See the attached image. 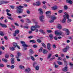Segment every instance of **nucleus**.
Returning a JSON list of instances; mask_svg holds the SVG:
<instances>
[{"label": "nucleus", "instance_id": "nucleus-1", "mask_svg": "<svg viewBox=\"0 0 73 73\" xmlns=\"http://www.w3.org/2000/svg\"><path fill=\"white\" fill-rule=\"evenodd\" d=\"M24 7L21 5H20L19 6H18L17 7L16 12L17 13H21L23 12V10L21 9Z\"/></svg>", "mask_w": 73, "mask_h": 73}, {"label": "nucleus", "instance_id": "nucleus-2", "mask_svg": "<svg viewBox=\"0 0 73 73\" xmlns=\"http://www.w3.org/2000/svg\"><path fill=\"white\" fill-rule=\"evenodd\" d=\"M65 15L63 16L64 17V19L62 20V23H65L66 21V18H67V19H69V15L68 14V13L65 12L64 13Z\"/></svg>", "mask_w": 73, "mask_h": 73}, {"label": "nucleus", "instance_id": "nucleus-3", "mask_svg": "<svg viewBox=\"0 0 73 73\" xmlns=\"http://www.w3.org/2000/svg\"><path fill=\"white\" fill-rule=\"evenodd\" d=\"M55 35L57 36H61L62 35V32L61 31L58 32V31H56L55 32Z\"/></svg>", "mask_w": 73, "mask_h": 73}, {"label": "nucleus", "instance_id": "nucleus-4", "mask_svg": "<svg viewBox=\"0 0 73 73\" xmlns=\"http://www.w3.org/2000/svg\"><path fill=\"white\" fill-rule=\"evenodd\" d=\"M39 20H40L41 22H42V23H44L45 21L44 20V16L43 15L40 16L39 17Z\"/></svg>", "mask_w": 73, "mask_h": 73}, {"label": "nucleus", "instance_id": "nucleus-5", "mask_svg": "<svg viewBox=\"0 0 73 73\" xmlns=\"http://www.w3.org/2000/svg\"><path fill=\"white\" fill-rule=\"evenodd\" d=\"M33 5L35 6H40L41 5V3L39 1L36 2V3H33Z\"/></svg>", "mask_w": 73, "mask_h": 73}, {"label": "nucleus", "instance_id": "nucleus-6", "mask_svg": "<svg viewBox=\"0 0 73 73\" xmlns=\"http://www.w3.org/2000/svg\"><path fill=\"white\" fill-rule=\"evenodd\" d=\"M51 14V13L50 11H48L46 13V15H47V17L48 18H50V14Z\"/></svg>", "mask_w": 73, "mask_h": 73}, {"label": "nucleus", "instance_id": "nucleus-7", "mask_svg": "<svg viewBox=\"0 0 73 73\" xmlns=\"http://www.w3.org/2000/svg\"><path fill=\"white\" fill-rule=\"evenodd\" d=\"M63 31L66 32V34L67 35H69V29L64 28L63 29Z\"/></svg>", "mask_w": 73, "mask_h": 73}, {"label": "nucleus", "instance_id": "nucleus-8", "mask_svg": "<svg viewBox=\"0 0 73 73\" xmlns=\"http://www.w3.org/2000/svg\"><path fill=\"white\" fill-rule=\"evenodd\" d=\"M9 2L7 1H0V5H1V4H7V3H8Z\"/></svg>", "mask_w": 73, "mask_h": 73}, {"label": "nucleus", "instance_id": "nucleus-9", "mask_svg": "<svg viewBox=\"0 0 73 73\" xmlns=\"http://www.w3.org/2000/svg\"><path fill=\"white\" fill-rule=\"evenodd\" d=\"M69 46H67L66 48L63 49H62L63 52H64V53H65V52H67L68 50V49H69Z\"/></svg>", "mask_w": 73, "mask_h": 73}, {"label": "nucleus", "instance_id": "nucleus-10", "mask_svg": "<svg viewBox=\"0 0 73 73\" xmlns=\"http://www.w3.org/2000/svg\"><path fill=\"white\" fill-rule=\"evenodd\" d=\"M36 29V27L34 26H33L31 27V31H35Z\"/></svg>", "mask_w": 73, "mask_h": 73}, {"label": "nucleus", "instance_id": "nucleus-11", "mask_svg": "<svg viewBox=\"0 0 73 73\" xmlns=\"http://www.w3.org/2000/svg\"><path fill=\"white\" fill-rule=\"evenodd\" d=\"M31 70V69H30V68H27L25 69V72H26V73H29V72Z\"/></svg>", "mask_w": 73, "mask_h": 73}, {"label": "nucleus", "instance_id": "nucleus-12", "mask_svg": "<svg viewBox=\"0 0 73 73\" xmlns=\"http://www.w3.org/2000/svg\"><path fill=\"white\" fill-rule=\"evenodd\" d=\"M50 46H51V44H50V43H48L47 44V49L48 50H50L51 49Z\"/></svg>", "mask_w": 73, "mask_h": 73}, {"label": "nucleus", "instance_id": "nucleus-13", "mask_svg": "<svg viewBox=\"0 0 73 73\" xmlns=\"http://www.w3.org/2000/svg\"><path fill=\"white\" fill-rule=\"evenodd\" d=\"M57 28L59 29H62V27H61V25L60 24H58V25L57 26Z\"/></svg>", "mask_w": 73, "mask_h": 73}, {"label": "nucleus", "instance_id": "nucleus-14", "mask_svg": "<svg viewBox=\"0 0 73 73\" xmlns=\"http://www.w3.org/2000/svg\"><path fill=\"white\" fill-rule=\"evenodd\" d=\"M63 71L64 72H67L68 71V67H66L63 69Z\"/></svg>", "mask_w": 73, "mask_h": 73}, {"label": "nucleus", "instance_id": "nucleus-15", "mask_svg": "<svg viewBox=\"0 0 73 73\" xmlns=\"http://www.w3.org/2000/svg\"><path fill=\"white\" fill-rule=\"evenodd\" d=\"M42 51L43 54H46L48 53V51L46 50L43 49Z\"/></svg>", "mask_w": 73, "mask_h": 73}, {"label": "nucleus", "instance_id": "nucleus-16", "mask_svg": "<svg viewBox=\"0 0 73 73\" xmlns=\"http://www.w3.org/2000/svg\"><path fill=\"white\" fill-rule=\"evenodd\" d=\"M66 2L68 3H69L70 4H72L73 3V2L71 0H66Z\"/></svg>", "mask_w": 73, "mask_h": 73}, {"label": "nucleus", "instance_id": "nucleus-17", "mask_svg": "<svg viewBox=\"0 0 73 73\" xmlns=\"http://www.w3.org/2000/svg\"><path fill=\"white\" fill-rule=\"evenodd\" d=\"M51 8L52 9V10H55L57 9V6H54L52 7Z\"/></svg>", "mask_w": 73, "mask_h": 73}, {"label": "nucleus", "instance_id": "nucleus-18", "mask_svg": "<svg viewBox=\"0 0 73 73\" xmlns=\"http://www.w3.org/2000/svg\"><path fill=\"white\" fill-rule=\"evenodd\" d=\"M52 19V20H54L57 19V17H56L55 16H53L51 18Z\"/></svg>", "mask_w": 73, "mask_h": 73}, {"label": "nucleus", "instance_id": "nucleus-19", "mask_svg": "<svg viewBox=\"0 0 73 73\" xmlns=\"http://www.w3.org/2000/svg\"><path fill=\"white\" fill-rule=\"evenodd\" d=\"M19 68L21 69H25V67L24 66L20 65L19 66Z\"/></svg>", "mask_w": 73, "mask_h": 73}, {"label": "nucleus", "instance_id": "nucleus-20", "mask_svg": "<svg viewBox=\"0 0 73 73\" xmlns=\"http://www.w3.org/2000/svg\"><path fill=\"white\" fill-rule=\"evenodd\" d=\"M64 8L65 10H67V9H68V6L66 5H64Z\"/></svg>", "mask_w": 73, "mask_h": 73}, {"label": "nucleus", "instance_id": "nucleus-21", "mask_svg": "<svg viewBox=\"0 0 73 73\" xmlns=\"http://www.w3.org/2000/svg\"><path fill=\"white\" fill-rule=\"evenodd\" d=\"M13 46L14 48H16V47H17V43L14 42L13 43Z\"/></svg>", "mask_w": 73, "mask_h": 73}, {"label": "nucleus", "instance_id": "nucleus-22", "mask_svg": "<svg viewBox=\"0 0 73 73\" xmlns=\"http://www.w3.org/2000/svg\"><path fill=\"white\" fill-rule=\"evenodd\" d=\"M49 37L50 39V40H52L53 39V35L50 34L49 35Z\"/></svg>", "mask_w": 73, "mask_h": 73}, {"label": "nucleus", "instance_id": "nucleus-23", "mask_svg": "<svg viewBox=\"0 0 73 73\" xmlns=\"http://www.w3.org/2000/svg\"><path fill=\"white\" fill-rule=\"evenodd\" d=\"M2 60L3 61L5 62H7L8 61V60L6 59H5L4 58H3L2 59Z\"/></svg>", "mask_w": 73, "mask_h": 73}, {"label": "nucleus", "instance_id": "nucleus-24", "mask_svg": "<svg viewBox=\"0 0 73 73\" xmlns=\"http://www.w3.org/2000/svg\"><path fill=\"white\" fill-rule=\"evenodd\" d=\"M17 54L18 56H21V54L19 52H17Z\"/></svg>", "mask_w": 73, "mask_h": 73}, {"label": "nucleus", "instance_id": "nucleus-25", "mask_svg": "<svg viewBox=\"0 0 73 73\" xmlns=\"http://www.w3.org/2000/svg\"><path fill=\"white\" fill-rule=\"evenodd\" d=\"M30 42H32V43H36V41L35 40H30Z\"/></svg>", "mask_w": 73, "mask_h": 73}, {"label": "nucleus", "instance_id": "nucleus-26", "mask_svg": "<svg viewBox=\"0 0 73 73\" xmlns=\"http://www.w3.org/2000/svg\"><path fill=\"white\" fill-rule=\"evenodd\" d=\"M39 68H40V66H37L35 67V69L36 70H39Z\"/></svg>", "mask_w": 73, "mask_h": 73}, {"label": "nucleus", "instance_id": "nucleus-27", "mask_svg": "<svg viewBox=\"0 0 73 73\" xmlns=\"http://www.w3.org/2000/svg\"><path fill=\"white\" fill-rule=\"evenodd\" d=\"M57 62L58 65H62V63L61 62L58 61Z\"/></svg>", "mask_w": 73, "mask_h": 73}, {"label": "nucleus", "instance_id": "nucleus-28", "mask_svg": "<svg viewBox=\"0 0 73 73\" xmlns=\"http://www.w3.org/2000/svg\"><path fill=\"white\" fill-rule=\"evenodd\" d=\"M33 23H35V24H38V23H37V22H36V21L34 19H33Z\"/></svg>", "mask_w": 73, "mask_h": 73}, {"label": "nucleus", "instance_id": "nucleus-29", "mask_svg": "<svg viewBox=\"0 0 73 73\" xmlns=\"http://www.w3.org/2000/svg\"><path fill=\"white\" fill-rule=\"evenodd\" d=\"M41 44L42 46L44 48H46V46L45 45V44H44V43H41Z\"/></svg>", "mask_w": 73, "mask_h": 73}, {"label": "nucleus", "instance_id": "nucleus-30", "mask_svg": "<svg viewBox=\"0 0 73 73\" xmlns=\"http://www.w3.org/2000/svg\"><path fill=\"white\" fill-rule=\"evenodd\" d=\"M10 49L11 50H15V48L13 47H10Z\"/></svg>", "mask_w": 73, "mask_h": 73}, {"label": "nucleus", "instance_id": "nucleus-31", "mask_svg": "<svg viewBox=\"0 0 73 73\" xmlns=\"http://www.w3.org/2000/svg\"><path fill=\"white\" fill-rule=\"evenodd\" d=\"M29 51L30 52V53H31V54H33L34 52H33V50H32V49H31Z\"/></svg>", "mask_w": 73, "mask_h": 73}, {"label": "nucleus", "instance_id": "nucleus-32", "mask_svg": "<svg viewBox=\"0 0 73 73\" xmlns=\"http://www.w3.org/2000/svg\"><path fill=\"white\" fill-rule=\"evenodd\" d=\"M19 30H17L15 31V33L16 34H18L19 33Z\"/></svg>", "mask_w": 73, "mask_h": 73}, {"label": "nucleus", "instance_id": "nucleus-33", "mask_svg": "<svg viewBox=\"0 0 73 73\" xmlns=\"http://www.w3.org/2000/svg\"><path fill=\"white\" fill-rule=\"evenodd\" d=\"M35 27V28H40V26L39 25H36Z\"/></svg>", "mask_w": 73, "mask_h": 73}, {"label": "nucleus", "instance_id": "nucleus-34", "mask_svg": "<svg viewBox=\"0 0 73 73\" xmlns=\"http://www.w3.org/2000/svg\"><path fill=\"white\" fill-rule=\"evenodd\" d=\"M27 23H31V21H30L29 19H27Z\"/></svg>", "mask_w": 73, "mask_h": 73}, {"label": "nucleus", "instance_id": "nucleus-35", "mask_svg": "<svg viewBox=\"0 0 73 73\" xmlns=\"http://www.w3.org/2000/svg\"><path fill=\"white\" fill-rule=\"evenodd\" d=\"M30 57L33 61H35V58H34V57H33V56H31Z\"/></svg>", "mask_w": 73, "mask_h": 73}, {"label": "nucleus", "instance_id": "nucleus-36", "mask_svg": "<svg viewBox=\"0 0 73 73\" xmlns=\"http://www.w3.org/2000/svg\"><path fill=\"white\" fill-rule=\"evenodd\" d=\"M51 56H52V54H49L48 55V57H47V58L48 59L50 58Z\"/></svg>", "mask_w": 73, "mask_h": 73}, {"label": "nucleus", "instance_id": "nucleus-37", "mask_svg": "<svg viewBox=\"0 0 73 73\" xmlns=\"http://www.w3.org/2000/svg\"><path fill=\"white\" fill-rule=\"evenodd\" d=\"M22 45L23 47H28V46L25 44V43L24 44H22Z\"/></svg>", "mask_w": 73, "mask_h": 73}, {"label": "nucleus", "instance_id": "nucleus-38", "mask_svg": "<svg viewBox=\"0 0 73 73\" xmlns=\"http://www.w3.org/2000/svg\"><path fill=\"white\" fill-rule=\"evenodd\" d=\"M47 33H51L52 32V30H47Z\"/></svg>", "mask_w": 73, "mask_h": 73}, {"label": "nucleus", "instance_id": "nucleus-39", "mask_svg": "<svg viewBox=\"0 0 73 73\" xmlns=\"http://www.w3.org/2000/svg\"><path fill=\"white\" fill-rule=\"evenodd\" d=\"M15 68V66L13 65L12 66H10V68L11 69H13Z\"/></svg>", "mask_w": 73, "mask_h": 73}, {"label": "nucleus", "instance_id": "nucleus-40", "mask_svg": "<svg viewBox=\"0 0 73 73\" xmlns=\"http://www.w3.org/2000/svg\"><path fill=\"white\" fill-rule=\"evenodd\" d=\"M43 49V48L42 47H41L39 50V52H42V50Z\"/></svg>", "mask_w": 73, "mask_h": 73}, {"label": "nucleus", "instance_id": "nucleus-41", "mask_svg": "<svg viewBox=\"0 0 73 73\" xmlns=\"http://www.w3.org/2000/svg\"><path fill=\"white\" fill-rule=\"evenodd\" d=\"M7 18H8V19H9V20H13V19L11 17H7Z\"/></svg>", "mask_w": 73, "mask_h": 73}, {"label": "nucleus", "instance_id": "nucleus-42", "mask_svg": "<svg viewBox=\"0 0 73 73\" xmlns=\"http://www.w3.org/2000/svg\"><path fill=\"white\" fill-rule=\"evenodd\" d=\"M4 33L2 31H1V35L2 36H4Z\"/></svg>", "mask_w": 73, "mask_h": 73}, {"label": "nucleus", "instance_id": "nucleus-43", "mask_svg": "<svg viewBox=\"0 0 73 73\" xmlns=\"http://www.w3.org/2000/svg\"><path fill=\"white\" fill-rule=\"evenodd\" d=\"M21 43L22 44V45H23V44H25V42L24 41H21Z\"/></svg>", "mask_w": 73, "mask_h": 73}, {"label": "nucleus", "instance_id": "nucleus-44", "mask_svg": "<svg viewBox=\"0 0 73 73\" xmlns=\"http://www.w3.org/2000/svg\"><path fill=\"white\" fill-rule=\"evenodd\" d=\"M2 27H3L4 28H6L7 27V25L5 24H2Z\"/></svg>", "mask_w": 73, "mask_h": 73}, {"label": "nucleus", "instance_id": "nucleus-45", "mask_svg": "<svg viewBox=\"0 0 73 73\" xmlns=\"http://www.w3.org/2000/svg\"><path fill=\"white\" fill-rule=\"evenodd\" d=\"M37 42H38L39 43L41 42V40L39 39H38L37 40Z\"/></svg>", "mask_w": 73, "mask_h": 73}, {"label": "nucleus", "instance_id": "nucleus-46", "mask_svg": "<svg viewBox=\"0 0 73 73\" xmlns=\"http://www.w3.org/2000/svg\"><path fill=\"white\" fill-rule=\"evenodd\" d=\"M66 58H64L63 59L64 61V64H65V63H67V62L66 61Z\"/></svg>", "mask_w": 73, "mask_h": 73}, {"label": "nucleus", "instance_id": "nucleus-47", "mask_svg": "<svg viewBox=\"0 0 73 73\" xmlns=\"http://www.w3.org/2000/svg\"><path fill=\"white\" fill-rule=\"evenodd\" d=\"M0 67L3 68V67H4L3 64H0Z\"/></svg>", "mask_w": 73, "mask_h": 73}, {"label": "nucleus", "instance_id": "nucleus-48", "mask_svg": "<svg viewBox=\"0 0 73 73\" xmlns=\"http://www.w3.org/2000/svg\"><path fill=\"white\" fill-rule=\"evenodd\" d=\"M72 21V20L70 19H68V20L67 21V23H69L70 22H71V21Z\"/></svg>", "mask_w": 73, "mask_h": 73}, {"label": "nucleus", "instance_id": "nucleus-49", "mask_svg": "<svg viewBox=\"0 0 73 73\" xmlns=\"http://www.w3.org/2000/svg\"><path fill=\"white\" fill-rule=\"evenodd\" d=\"M36 64H37V62H35L33 63V66L34 67H35V66H36Z\"/></svg>", "mask_w": 73, "mask_h": 73}, {"label": "nucleus", "instance_id": "nucleus-50", "mask_svg": "<svg viewBox=\"0 0 73 73\" xmlns=\"http://www.w3.org/2000/svg\"><path fill=\"white\" fill-rule=\"evenodd\" d=\"M49 22L50 23H53V22H54V20H50Z\"/></svg>", "mask_w": 73, "mask_h": 73}, {"label": "nucleus", "instance_id": "nucleus-51", "mask_svg": "<svg viewBox=\"0 0 73 73\" xmlns=\"http://www.w3.org/2000/svg\"><path fill=\"white\" fill-rule=\"evenodd\" d=\"M5 57L7 58H9V55L6 54L5 56Z\"/></svg>", "mask_w": 73, "mask_h": 73}, {"label": "nucleus", "instance_id": "nucleus-52", "mask_svg": "<svg viewBox=\"0 0 73 73\" xmlns=\"http://www.w3.org/2000/svg\"><path fill=\"white\" fill-rule=\"evenodd\" d=\"M58 66H59L58 65L55 64V65L54 67L55 68H58Z\"/></svg>", "mask_w": 73, "mask_h": 73}, {"label": "nucleus", "instance_id": "nucleus-53", "mask_svg": "<svg viewBox=\"0 0 73 73\" xmlns=\"http://www.w3.org/2000/svg\"><path fill=\"white\" fill-rule=\"evenodd\" d=\"M6 12H7V13H8L9 12H10V10L8 9H7L6 10Z\"/></svg>", "mask_w": 73, "mask_h": 73}, {"label": "nucleus", "instance_id": "nucleus-54", "mask_svg": "<svg viewBox=\"0 0 73 73\" xmlns=\"http://www.w3.org/2000/svg\"><path fill=\"white\" fill-rule=\"evenodd\" d=\"M39 32H40L41 33H43L44 31L42 29H40L39 30Z\"/></svg>", "mask_w": 73, "mask_h": 73}, {"label": "nucleus", "instance_id": "nucleus-55", "mask_svg": "<svg viewBox=\"0 0 73 73\" xmlns=\"http://www.w3.org/2000/svg\"><path fill=\"white\" fill-rule=\"evenodd\" d=\"M52 47H53V48H56V46L54 44H53L52 45Z\"/></svg>", "mask_w": 73, "mask_h": 73}, {"label": "nucleus", "instance_id": "nucleus-56", "mask_svg": "<svg viewBox=\"0 0 73 73\" xmlns=\"http://www.w3.org/2000/svg\"><path fill=\"white\" fill-rule=\"evenodd\" d=\"M62 58H61V57H58V60H61L62 59Z\"/></svg>", "mask_w": 73, "mask_h": 73}, {"label": "nucleus", "instance_id": "nucleus-57", "mask_svg": "<svg viewBox=\"0 0 73 73\" xmlns=\"http://www.w3.org/2000/svg\"><path fill=\"white\" fill-rule=\"evenodd\" d=\"M10 7L12 9H14L15 8V6H10Z\"/></svg>", "mask_w": 73, "mask_h": 73}, {"label": "nucleus", "instance_id": "nucleus-58", "mask_svg": "<svg viewBox=\"0 0 73 73\" xmlns=\"http://www.w3.org/2000/svg\"><path fill=\"white\" fill-rule=\"evenodd\" d=\"M42 10L41 9V8H40L38 10V12H40V11H42Z\"/></svg>", "mask_w": 73, "mask_h": 73}, {"label": "nucleus", "instance_id": "nucleus-59", "mask_svg": "<svg viewBox=\"0 0 73 73\" xmlns=\"http://www.w3.org/2000/svg\"><path fill=\"white\" fill-rule=\"evenodd\" d=\"M7 15L9 16H11V14L8 13H7Z\"/></svg>", "mask_w": 73, "mask_h": 73}, {"label": "nucleus", "instance_id": "nucleus-60", "mask_svg": "<svg viewBox=\"0 0 73 73\" xmlns=\"http://www.w3.org/2000/svg\"><path fill=\"white\" fill-rule=\"evenodd\" d=\"M5 23H7L8 22V20L7 19H5L4 20Z\"/></svg>", "mask_w": 73, "mask_h": 73}, {"label": "nucleus", "instance_id": "nucleus-61", "mask_svg": "<svg viewBox=\"0 0 73 73\" xmlns=\"http://www.w3.org/2000/svg\"><path fill=\"white\" fill-rule=\"evenodd\" d=\"M11 63H12V64H14V63L15 62V61H14V60H11Z\"/></svg>", "mask_w": 73, "mask_h": 73}, {"label": "nucleus", "instance_id": "nucleus-62", "mask_svg": "<svg viewBox=\"0 0 73 73\" xmlns=\"http://www.w3.org/2000/svg\"><path fill=\"white\" fill-rule=\"evenodd\" d=\"M14 24H15V25H16V26H19V25L18 24H17V23H14Z\"/></svg>", "mask_w": 73, "mask_h": 73}, {"label": "nucleus", "instance_id": "nucleus-63", "mask_svg": "<svg viewBox=\"0 0 73 73\" xmlns=\"http://www.w3.org/2000/svg\"><path fill=\"white\" fill-rule=\"evenodd\" d=\"M54 38L55 40H57V36H55L54 37Z\"/></svg>", "mask_w": 73, "mask_h": 73}, {"label": "nucleus", "instance_id": "nucleus-64", "mask_svg": "<svg viewBox=\"0 0 73 73\" xmlns=\"http://www.w3.org/2000/svg\"><path fill=\"white\" fill-rule=\"evenodd\" d=\"M70 66H73V63H72V62L70 63Z\"/></svg>", "mask_w": 73, "mask_h": 73}]
</instances>
